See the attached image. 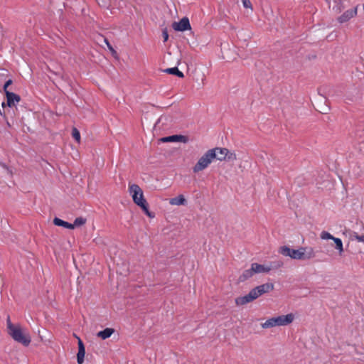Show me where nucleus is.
<instances>
[{
	"label": "nucleus",
	"mask_w": 364,
	"mask_h": 364,
	"mask_svg": "<svg viewBox=\"0 0 364 364\" xmlns=\"http://www.w3.org/2000/svg\"><path fill=\"white\" fill-rule=\"evenodd\" d=\"M169 203L172 205H181L186 203V199L183 195H179L176 198H171Z\"/></svg>",
	"instance_id": "2eb2a0df"
},
{
	"label": "nucleus",
	"mask_w": 364,
	"mask_h": 364,
	"mask_svg": "<svg viewBox=\"0 0 364 364\" xmlns=\"http://www.w3.org/2000/svg\"><path fill=\"white\" fill-rule=\"evenodd\" d=\"M142 209V210L145 213V214L149 217V218H154V215L151 213L149 210V204L146 203L145 205H144L143 207L141 208Z\"/></svg>",
	"instance_id": "4be33fe9"
},
{
	"label": "nucleus",
	"mask_w": 364,
	"mask_h": 364,
	"mask_svg": "<svg viewBox=\"0 0 364 364\" xmlns=\"http://www.w3.org/2000/svg\"><path fill=\"white\" fill-rule=\"evenodd\" d=\"M242 1L243 6H244L245 8H247V9H248V8L252 9V4H251V2H250V0H242Z\"/></svg>",
	"instance_id": "b1692460"
},
{
	"label": "nucleus",
	"mask_w": 364,
	"mask_h": 364,
	"mask_svg": "<svg viewBox=\"0 0 364 364\" xmlns=\"http://www.w3.org/2000/svg\"><path fill=\"white\" fill-rule=\"evenodd\" d=\"M162 36H163V38H164V42L167 41L168 39V32H167L166 29H164L162 31Z\"/></svg>",
	"instance_id": "393cba45"
},
{
	"label": "nucleus",
	"mask_w": 364,
	"mask_h": 364,
	"mask_svg": "<svg viewBox=\"0 0 364 364\" xmlns=\"http://www.w3.org/2000/svg\"><path fill=\"white\" fill-rule=\"evenodd\" d=\"M164 142H183L186 143L188 139L187 137L183 135H172L161 139Z\"/></svg>",
	"instance_id": "ddd939ff"
},
{
	"label": "nucleus",
	"mask_w": 364,
	"mask_h": 364,
	"mask_svg": "<svg viewBox=\"0 0 364 364\" xmlns=\"http://www.w3.org/2000/svg\"><path fill=\"white\" fill-rule=\"evenodd\" d=\"M273 289L274 284L272 283L262 284L251 289L247 294L237 297L235 299V304L237 306L245 305L255 301L262 294L268 293Z\"/></svg>",
	"instance_id": "f257e3e1"
},
{
	"label": "nucleus",
	"mask_w": 364,
	"mask_h": 364,
	"mask_svg": "<svg viewBox=\"0 0 364 364\" xmlns=\"http://www.w3.org/2000/svg\"><path fill=\"white\" fill-rule=\"evenodd\" d=\"M333 242L336 244V249L338 250L339 255L341 256L344 252L342 240L338 237H336L333 239Z\"/></svg>",
	"instance_id": "a211bd4d"
},
{
	"label": "nucleus",
	"mask_w": 364,
	"mask_h": 364,
	"mask_svg": "<svg viewBox=\"0 0 364 364\" xmlns=\"http://www.w3.org/2000/svg\"><path fill=\"white\" fill-rule=\"evenodd\" d=\"M72 136L77 143L80 142V134L78 129L75 127L73 128Z\"/></svg>",
	"instance_id": "412c9836"
},
{
	"label": "nucleus",
	"mask_w": 364,
	"mask_h": 364,
	"mask_svg": "<svg viewBox=\"0 0 364 364\" xmlns=\"http://www.w3.org/2000/svg\"><path fill=\"white\" fill-rule=\"evenodd\" d=\"M13 83V81L11 79H9L8 80L6 81L4 85V93H6V91H9L8 90V87L9 85H11V84Z\"/></svg>",
	"instance_id": "5701e85b"
},
{
	"label": "nucleus",
	"mask_w": 364,
	"mask_h": 364,
	"mask_svg": "<svg viewBox=\"0 0 364 364\" xmlns=\"http://www.w3.org/2000/svg\"><path fill=\"white\" fill-rule=\"evenodd\" d=\"M5 95L6 97V103H2L1 106L3 107H4L6 105L9 107H14L21 100L20 96L14 92L6 91Z\"/></svg>",
	"instance_id": "1a4fd4ad"
},
{
	"label": "nucleus",
	"mask_w": 364,
	"mask_h": 364,
	"mask_svg": "<svg viewBox=\"0 0 364 364\" xmlns=\"http://www.w3.org/2000/svg\"><path fill=\"white\" fill-rule=\"evenodd\" d=\"M320 237L322 239V240H332L333 241V239H335L336 237H333L332 235H331L327 231H322L321 232V235H320Z\"/></svg>",
	"instance_id": "aec40b11"
},
{
	"label": "nucleus",
	"mask_w": 364,
	"mask_h": 364,
	"mask_svg": "<svg viewBox=\"0 0 364 364\" xmlns=\"http://www.w3.org/2000/svg\"><path fill=\"white\" fill-rule=\"evenodd\" d=\"M358 6L353 9L346 11L342 15L338 18V21L341 23H346L357 15Z\"/></svg>",
	"instance_id": "9b49d317"
},
{
	"label": "nucleus",
	"mask_w": 364,
	"mask_h": 364,
	"mask_svg": "<svg viewBox=\"0 0 364 364\" xmlns=\"http://www.w3.org/2000/svg\"><path fill=\"white\" fill-rule=\"evenodd\" d=\"M114 332V329L112 328H106L103 331H100L97 333V336L103 340L109 338Z\"/></svg>",
	"instance_id": "4468645a"
},
{
	"label": "nucleus",
	"mask_w": 364,
	"mask_h": 364,
	"mask_svg": "<svg viewBox=\"0 0 364 364\" xmlns=\"http://www.w3.org/2000/svg\"><path fill=\"white\" fill-rule=\"evenodd\" d=\"M213 150H207L198 160L193 167V171L195 173H199L207 168L210 164L215 159V156L212 151Z\"/></svg>",
	"instance_id": "39448f33"
},
{
	"label": "nucleus",
	"mask_w": 364,
	"mask_h": 364,
	"mask_svg": "<svg viewBox=\"0 0 364 364\" xmlns=\"http://www.w3.org/2000/svg\"><path fill=\"white\" fill-rule=\"evenodd\" d=\"M355 240L358 242H363L364 243V235H355Z\"/></svg>",
	"instance_id": "bb28decb"
},
{
	"label": "nucleus",
	"mask_w": 364,
	"mask_h": 364,
	"mask_svg": "<svg viewBox=\"0 0 364 364\" xmlns=\"http://www.w3.org/2000/svg\"><path fill=\"white\" fill-rule=\"evenodd\" d=\"M53 223L56 226H61L65 228L73 229V225H71V223L64 221L58 218H55L53 219Z\"/></svg>",
	"instance_id": "f3484780"
},
{
	"label": "nucleus",
	"mask_w": 364,
	"mask_h": 364,
	"mask_svg": "<svg viewBox=\"0 0 364 364\" xmlns=\"http://www.w3.org/2000/svg\"><path fill=\"white\" fill-rule=\"evenodd\" d=\"M7 328L9 334L17 342L28 346L31 343V336L26 333L19 325H14L9 316L7 318Z\"/></svg>",
	"instance_id": "7ed1b4c3"
},
{
	"label": "nucleus",
	"mask_w": 364,
	"mask_h": 364,
	"mask_svg": "<svg viewBox=\"0 0 364 364\" xmlns=\"http://www.w3.org/2000/svg\"><path fill=\"white\" fill-rule=\"evenodd\" d=\"M86 223V219L82 217H79L75 219L74 223H71L73 229L77 227L82 226Z\"/></svg>",
	"instance_id": "6ab92c4d"
},
{
	"label": "nucleus",
	"mask_w": 364,
	"mask_h": 364,
	"mask_svg": "<svg viewBox=\"0 0 364 364\" xmlns=\"http://www.w3.org/2000/svg\"><path fill=\"white\" fill-rule=\"evenodd\" d=\"M279 252L294 259H311L315 256L311 247H300L298 250H294L287 246H282L279 248Z\"/></svg>",
	"instance_id": "f03ea898"
},
{
	"label": "nucleus",
	"mask_w": 364,
	"mask_h": 364,
	"mask_svg": "<svg viewBox=\"0 0 364 364\" xmlns=\"http://www.w3.org/2000/svg\"><path fill=\"white\" fill-rule=\"evenodd\" d=\"M78 352L77 353V362L78 364H82L85 355V348L83 342L80 338H77Z\"/></svg>",
	"instance_id": "f8f14e48"
},
{
	"label": "nucleus",
	"mask_w": 364,
	"mask_h": 364,
	"mask_svg": "<svg viewBox=\"0 0 364 364\" xmlns=\"http://www.w3.org/2000/svg\"><path fill=\"white\" fill-rule=\"evenodd\" d=\"M295 318L294 314L292 313L271 317L261 323V327L264 329L271 328L276 326H284L291 323Z\"/></svg>",
	"instance_id": "20e7f679"
},
{
	"label": "nucleus",
	"mask_w": 364,
	"mask_h": 364,
	"mask_svg": "<svg viewBox=\"0 0 364 364\" xmlns=\"http://www.w3.org/2000/svg\"><path fill=\"white\" fill-rule=\"evenodd\" d=\"M105 42L106 43L109 50L112 53H116V51L115 50L112 48V46L110 45V43H109V41L107 40V39H105Z\"/></svg>",
	"instance_id": "a878e982"
},
{
	"label": "nucleus",
	"mask_w": 364,
	"mask_h": 364,
	"mask_svg": "<svg viewBox=\"0 0 364 364\" xmlns=\"http://www.w3.org/2000/svg\"><path fill=\"white\" fill-rule=\"evenodd\" d=\"M129 192L132 198L134 203L139 207L141 208L148 203L144 197L142 189L137 184H129Z\"/></svg>",
	"instance_id": "0eeeda50"
},
{
	"label": "nucleus",
	"mask_w": 364,
	"mask_h": 364,
	"mask_svg": "<svg viewBox=\"0 0 364 364\" xmlns=\"http://www.w3.org/2000/svg\"><path fill=\"white\" fill-rule=\"evenodd\" d=\"M271 267L264 264L258 263H252L250 269L245 270L242 274L240 276L239 280L240 282H245L247 279L252 277L256 274L259 273H267L271 270Z\"/></svg>",
	"instance_id": "423d86ee"
},
{
	"label": "nucleus",
	"mask_w": 364,
	"mask_h": 364,
	"mask_svg": "<svg viewBox=\"0 0 364 364\" xmlns=\"http://www.w3.org/2000/svg\"><path fill=\"white\" fill-rule=\"evenodd\" d=\"M74 336L75 338H76L77 339V338H79L76 334H74Z\"/></svg>",
	"instance_id": "cd10ccee"
},
{
	"label": "nucleus",
	"mask_w": 364,
	"mask_h": 364,
	"mask_svg": "<svg viewBox=\"0 0 364 364\" xmlns=\"http://www.w3.org/2000/svg\"><path fill=\"white\" fill-rule=\"evenodd\" d=\"M213 151L215 159L223 161H233L237 159V155L235 151H232L227 148L225 147H215L211 149Z\"/></svg>",
	"instance_id": "6e6552de"
},
{
	"label": "nucleus",
	"mask_w": 364,
	"mask_h": 364,
	"mask_svg": "<svg viewBox=\"0 0 364 364\" xmlns=\"http://www.w3.org/2000/svg\"><path fill=\"white\" fill-rule=\"evenodd\" d=\"M172 27L176 31H185L191 29L189 19L187 17H183L178 22H173Z\"/></svg>",
	"instance_id": "9d476101"
},
{
	"label": "nucleus",
	"mask_w": 364,
	"mask_h": 364,
	"mask_svg": "<svg viewBox=\"0 0 364 364\" xmlns=\"http://www.w3.org/2000/svg\"><path fill=\"white\" fill-rule=\"evenodd\" d=\"M164 72L167 74L176 75L180 78H183L184 77L183 73L180 71L177 67L166 68L164 70Z\"/></svg>",
	"instance_id": "dca6fc26"
}]
</instances>
